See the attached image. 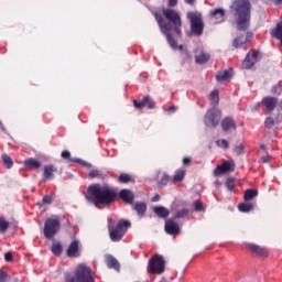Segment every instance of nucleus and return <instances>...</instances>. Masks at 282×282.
<instances>
[{
	"label": "nucleus",
	"mask_w": 282,
	"mask_h": 282,
	"mask_svg": "<svg viewBox=\"0 0 282 282\" xmlns=\"http://www.w3.org/2000/svg\"><path fill=\"white\" fill-rule=\"evenodd\" d=\"M163 14L167 21H170L171 24L164 23L162 21V17L156 15V21L159 23V28L167 39L169 45L173 50H177V42L173 40V34H176V36H182V18L180 17V12L173 10V9H164Z\"/></svg>",
	"instance_id": "obj_1"
},
{
	"label": "nucleus",
	"mask_w": 282,
	"mask_h": 282,
	"mask_svg": "<svg viewBox=\"0 0 282 282\" xmlns=\"http://www.w3.org/2000/svg\"><path fill=\"white\" fill-rule=\"evenodd\" d=\"M86 197L95 206H109L116 199V192L109 185L93 184L88 187Z\"/></svg>",
	"instance_id": "obj_2"
},
{
	"label": "nucleus",
	"mask_w": 282,
	"mask_h": 282,
	"mask_svg": "<svg viewBox=\"0 0 282 282\" xmlns=\"http://www.w3.org/2000/svg\"><path fill=\"white\" fill-rule=\"evenodd\" d=\"M230 9L236 12V23L238 30H248L250 28V1L234 0Z\"/></svg>",
	"instance_id": "obj_3"
},
{
	"label": "nucleus",
	"mask_w": 282,
	"mask_h": 282,
	"mask_svg": "<svg viewBox=\"0 0 282 282\" xmlns=\"http://www.w3.org/2000/svg\"><path fill=\"white\" fill-rule=\"evenodd\" d=\"M65 282H95L94 274L89 267L79 264L75 271V275L66 274Z\"/></svg>",
	"instance_id": "obj_4"
},
{
	"label": "nucleus",
	"mask_w": 282,
	"mask_h": 282,
	"mask_svg": "<svg viewBox=\"0 0 282 282\" xmlns=\"http://www.w3.org/2000/svg\"><path fill=\"white\" fill-rule=\"evenodd\" d=\"M112 220H108V228H109V234H110V239L111 241H120L122 237H124V232H127V228L131 226V223L128 220H121L118 223L116 227L111 226Z\"/></svg>",
	"instance_id": "obj_5"
},
{
	"label": "nucleus",
	"mask_w": 282,
	"mask_h": 282,
	"mask_svg": "<svg viewBox=\"0 0 282 282\" xmlns=\"http://www.w3.org/2000/svg\"><path fill=\"white\" fill-rule=\"evenodd\" d=\"M165 270L164 258L160 254L153 256L148 262L149 274H162Z\"/></svg>",
	"instance_id": "obj_6"
},
{
	"label": "nucleus",
	"mask_w": 282,
	"mask_h": 282,
	"mask_svg": "<svg viewBox=\"0 0 282 282\" xmlns=\"http://www.w3.org/2000/svg\"><path fill=\"white\" fill-rule=\"evenodd\" d=\"M187 19L191 21V28L193 34L199 36L204 32V22L202 21V14L198 12H188Z\"/></svg>",
	"instance_id": "obj_7"
},
{
	"label": "nucleus",
	"mask_w": 282,
	"mask_h": 282,
	"mask_svg": "<svg viewBox=\"0 0 282 282\" xmlns=\"http://www.w3.org/2000/svg\"><path fill=\"white\" fill-rule=\"evenodd\" d=\"M58 230H61V220L57 217L46 219L44 224V237L46 239H52Z\"/></svg>",
	"instance_id": "obj_8"
},
{
	"label": "nucleus",
	"mask_w": 282,
	"mask_h": 282,
	"mask_svg": "<svg viewBox=\"0 0 282 282\" xmlns=\"http://www.w3.org/2000/svg\"><path fill=\"white\" fill-rule=\"evenodd\" d=\"M220 120H221V111L213 108L207 111V113L204 118L205 127L215 129V127H217V124H219Z\"/></svg>",
	"instance_id": "obj_9"
},
{
	"label": "nucleus",
	"mask_w": 282,
	"mask_h": 282,
	"mask_svg": "<svg viewBox=\"0 0 282 282\" xmlns=\"http://www.w3.org/2000/svg\"><path fill=\"white\" fill-rule=\"evenodd\" d=\"M232 171H235V161L228 160L224 161L214 170V175L217 177L219 175H226V173H232Z\"/></svg>",
	"instance_id": "obj_10"
},
{
	"label": "nucleus",
	"mask_w": 282,
	"mask_h": 282,
	"mask_svg": "<svg viewBox=\"0 0 282 282\" xmlns=\"http://www.w3.org/2000/svg\"><path fill=\"white\" fill-rule=\"evenodd\" d=\"M259 61V52L251 51L247 54L246 58L242 62V67L245 69H251V67H254V64Z\"/></svg>",
	"instance_id": "obj_11"
},
{
	"label": "nucleus",
	"mask_w": 282,
	"mask_h": 282,
	"mask_svg": "<svg viewBox=\"0 0 282 282\" xmlns=\"http://www.w3.org/2000/svg\"><path fill=\"white\" fill-rule=\"evenodd\" d=\"M212 23H224L226 21V10L218 8L209 12Z\"/></svg>",
	"instance_id": "obj_12"
},
{
	"label": "nucleus",
	"mask_w": 282,
	"mask_h": 282,
	"mask_svg": "<svg viewBox=\"0 0 282 282\" xmlns=\"http://www.w3.org/2000/svg\"><path fill=\"white\" fill-rule=\"evenodd\" d=\"M210 61V54L206 53L204 48H198L195 51V62L197 65H204Z\"/></svg>",
	"instance_id": "obj_13"
},
{
	"label": "nucleus",
	"mask_w": 282,
	"mask_h": 282,
	"mask_svg": "<svg viewBox=\"0 0 282 282\" xmlns=\"http://www.w3.org/2000/svg\"><path fill=\"white\" fill-rule=\"evenodd\" d=\"M67 257H70L72 259H76L77 257H80V243L78 240H73L67 249Z\"/></svg>",
	"instance_id": "obj_14"
},
{
	"label": "nucleus",
	"mask_w": 282,
	"mask_h": 282,
	"mask_svg": "<svg viewBox=\"0 0 282 282\" xmlns=\"http://www.w3.org/2000/svg\"><path fill=\"white\" fill-rule=\"evenodd\" d=\"M133 105L137 109H142L143 107H148V109H155V102L151 100V97L145 96L142 101L134 100Z\"/></svg>",
	"instance_id": "obj_15"
},
{
	"label": "nucleus",
	"mask_w": 282,
	"mask_h": 282,
	"mask_svg": "<svg viewBox=\"0 0 282 282\" xmlns=\"http://www.w3.org/2000/svg\"><path fill=\"white\" fill-rule=\"evenodd\" d=\"M165 232L167 235H180V225L172 219H167L165 221Z\"/></svg>",
	"instance_id": "obj_16"
},
{
	"label": "nucleus",
	"mask_w": 282,
	"mask_h": 282,
	"mask_svg": "<svg viewBox=\"0 0 282 282\" xmlns=\"http://www.w3.org/2000/svg\"><path fill=\"white\" fill-rule=\"evenodd\" d=\"M106 265L120 272V262L113 256H106Z\"/></svg>",
	"instance_id": "obj_17"
},
{
	"label": "nucleus",
	"mask_w": 282,
	"mask_h": 282,
	"mask_svg": "<svg viewBox=\"0 0 282 282\" xmlns=\"http://www.w3.org/2000/svg\"><path fill=\"white\" fill-rule=\"evenodd\" d=\"M119 197L126 202V204H133V193L129 189H122L120 193H119Z\"/></svg>",
	"instance_id": "obj_18"
},
{
	"label": "nucleus",
	"mask_w": 282,
	"mask_h": 282,
	"mask_svg": "<svg viewBox=\"0 0 282 282\" xmlns=\"http://www.w3.org/2000/svg\"><path fill=\"white\" fill-rule=\"evenodd\" d=\"M262 104L264 105L267 111H273V109L276 107V98L274 97L263 98Z\"/></svg>",
	"instance_id": "obj_19"
},
{
	"label": "nucleus",
	"mask_w": 282,
	"mask_h": 282,
	"mask_svg": "<svg viewBox=\"0 0 282 282\" xmlns=\"http://www.w3.org/2000/svg\"><path fill=\"white\" fill-rule=\"evenodd\" d=\"M248 250H251V252H256V254H260L261 257H265L268 254V250L265 248L259 247L257 245L247 243Z\"/></svg>",
	"instance_id": "obj_20"
},
{
	"label": "nucleus",
	"mask_w": 282,
	"mask_h": 282,
	"mask_svg": "<svg viewBox=\"0 0 282 282\" xmlns=\"http://www.w3.org/2000/svg\"><path fill=\"white\" fill-rule=\"evenodd\" d=\"M153 213H155V215L158 217H161L163 219H166V217H169V215H171V212H169V209L166 207H163V206L154 207Z\"/></svg>",
	"instance_id": "obj_21"
},
{
	"label": "nucleus",
	"mask_w": 282,
	"mask_h": 282,
	"mask_svg": "<svg viewBox=\"0 0 282 282\" xmlns=\"http://www.w3.org/2000/svg\"><path fill=\"white\" fill-rule=\"evenodd\" d=\"M251 39V34H247V37L245 40L243 37H238L234 41V47H243L245 45H248V43H250Z\"/></svg>",
	"instance_id": "obj_22"
},
{
	"label": "nucleus",
	"mask_w": 282,
	"mask_h": 282,
	"mask_svg": "<svg viewBox=\"0 0 282 282\" xmlns=\"http://www.w3.org/2000/svg\"><path fill=\"white\" fill-rule=\"evenodd\" d=\"M216 78L219 83H221V80H228V78H232V69L218 72Z\"/></svg>",
	"instance_id": "obj_23"
},
{
	"label": "nucleus",
	"mask_w": 282,
	"mask_h": 282,
	"mask_svg": "<svg viewBox=\"0 0 282 282\" xmlns=\"http://www.w3.org/2000/svg\"><path fill=\"white\" fill-rule=\"evenodd\" d=\"M56 167L54 165L44 166V180H53Z\"/></svg>",
	"instance_id": "obj_24"
},
{
	"label": "nucleus",
	"mask_w": 282,
	"mask_h": 282,
	"mask_svg": "<svg viewBox=\"0 0 282 282\" xmlns=\"http://www.w3.org/2000/svg\"><path fill=\"white\" fill-rule=\"evenodd\" d=\"M223 131H230V129H235V121L231 118H225L221 121Z\"/></svg>",
	"instance_id": "obj_25"
},
{
	"label": "nucleus",
	"mask_w": 282,
	"mask_h": 282,
	"mask_svg": "<svg viewBox=\"0 0 282 282\" xmlns=\"http://www.w3.org/2000/svg\"><path fill=\"white\" fill-rule=\"evenodd\" d=\"M189 213L191 212L188 210V208H181L175 212L174 219H186V217H188Z\"/></svg>",
	"instance_id": "obj_26"
},
{
	"label": "nucleus",
	"mask_w": 282,
	"mask_h": 282,
	"mask_svg": "<svg viewBox=\"0 0 282 282\" xmlns=\"http://www.w3.org/2000/svg\"><path fill=\"white\" fill-rule=\"evenodd\" d=\"M254 208V204L252 203H241L238 205V210L240 213H250Z\"/></svg>",
	"instance_id": "obj_27"
},
{
	"label": "nucleus",
	"mask_w": 282,
	"mask_h": 282,
	"mask_svg": "<svg viewBox=\"0 0 282 282\" xmlns=\"http://www.w3.org/2000/svg\"><path fill=\"white\" fill-rule=\"evenodd\" d=\"M258 195H259V192H257V189H247L245 192V200L250 202L254 199V197H257Z\"/></svg>",
	"instance_id": "obj_28"
},
{
	"label": "nucleus",
	"mask_w": 282,
	"mask_h": 282,
	"mask_svg": "<svg viewBox=\"0 0 282 282\" xmlns=\"http://www.w3.org/2000/svg\"><path fill=\"white\" fill-rule=\"evenodd\" d=\"M185 175H186V171L185 170H177L175 172L174 177H173L174 184H176L177 182H182L184 180Z\"/></svg>",
	"instance_id": "obj_29"
},
{
	"label": "nucleus",
	"mask_w": 282,
	"mask_h": 282,
	"mask_svg": "<svg viewBox=\"0 0 282 282\" xmlns=\"http://www.w3.org/2000/svg\"><path fill=\"white\" fill-rule=\"evenodd\" d=\"M133 208L138 213V215H144V213H147V204L145 203H135Z\"/></svg>",
	"instance_id": "obj_30"
},
{
	"label": "nucleus",
	"mask_w": 282,
	"mask_h": 282,
	"mask_svg": "<svg viewBox=\"0 0 282 282\" xmlns=\"http://www.w3.org/2000/svg\"><path fill=\"white\" fill-rule=\"evenodd\" d=\"M24 164H26V166H31V169H41V162L35 159H28L24 161Z\"/></svg>",
	"instance_id": "obj_31"
},
{
	"label": "nucleus",
	"mask_w": 282,
	"mask_h": 282,
	"mask_svg": "<svg viewBox=\"0 0 282 282\" xmlns=\"http://www.w3.org/2000/svg\"><path fill=\"white\" fill-rule=\"evenodd\" d=\"M209 100L212 101V105H218L219 104V90H213L209 94Z\"/></svg>",
	"instance_id": "obj_32"
},
{
	"label": "nucleus",
	"mask_w": 282,
	"mask_h": 282,
	"mask_svg": "<svg viewBox=\"0 0 282 282\" xmlns=\"http://www.w3.org/2000/svg\"><path fill=\"white\" fill-rule=\"evenodd\" d=\"M2 162L6 164L7 169H12L14 164L12 162V158H10V155L8 154H2Z\"/></svg>",
	"instance_id": "obj_33"
},
{
	"label": "nucleus",
	"mask_w": 282,
	"mask_h": 282,
	"mask_svg": "<svg viewBox=\"0 0 282 282\" xmlns=\"http://www.w3.org/2000/svg\"><path fill=\"white\" fill-rule=\"evenodd\" d=\"M10 228V223L6 218H0V232H6Z\"/></svg>",
	"instance_id": "obj_34"
},
{
	"label": "nucleus",
	"mask_w": 282,
	"mask_h": 282,
	"mask_svg": "<svg viewBox=\"0 0 282 282\" xmlns=\"http://www.w3.org/2000/svg\"><path fill=\"white\" fill-rule=\"evenodd\" d=\"M53 254H61L63 252V246H61V243L55 242L53 243L52 248H51Z\"/></svg>",
	"instance_id": "obj_35"
},
{
	"label": "nucleus",
	"mask_w": 282,
	"mask_h": 282,
	"mask_svg": "<svg viewBox=\"0 0 282 282\" xmlns=\"http://www.w3.org/2000/svg\"><path fill=\"white\" fill-rule=\"evenodd\" d=\"M88 177H90V180H94V177H102V173L98 170H93L88 173Z\"/></svg>",
	"instance_id": "obj_36"
},
{
	"label": "nucleus",
	"mask_w": 282,
	"mask_h": 282,
	"mask_svg": "<svg viewBox=\"0 0 282 282\" xmlns=\"http://www.w3.org/2000/svg\"><path fill=\"white\" fill-rule=\"evenodd\" d=\"M119 182L127 184V182H131V176L129 174H121L119 176Z\"/></svg>",
	"instance_id": "obj_37"
},
{
	"label": "nucleus",
	"mask_w": 282,
	"mask_h": 282,
	"mask_svg": "<svg viewBox=\"0 0 282 282\" xmlns=\"http://www.w3.org/2000/svg\"><path fill=\"white\" fill-rule=\"evenodd\" d=\"M160 186H166L169 184V175L162 174L161 180L159 181Z\"/></svg>",
	"instance_id": "obj_38"
},
{
	"label": "nucleus",
	"mask_w": 282,
	"mask_h": 282,
	"mask_svg": "<svg viewBox=\"0 0 282 282\" xmlns=\"http://www.w3.org/2000/svg\"><path fill=\"white\" fill-rule=\"evenodd\" d=\"M228 191H235V178H228L226 182Z\"/></svg>",
	"instance_id": "obj_39"
},
{
	"label": "nucleus",
	"mask_w": 282,
	"mask_h": 282,
	"mask_svg": "<svg viewBox=\"0 0 282 282\" xmlns=\"http://www.w3.org/2000/svg\"><path fill=\"white\" fill-rule=\"evenodd\" d=\"M216 144L220 147V149H228V142L226 141V139H220L216 141Z\"/></svg>",
	"instance_id": "obj_40"
},
{
	"label": "nucleus",
	"mask_w": 282,
	"mask_h": 282,
	"mask_svg": "<svg viewBox=\"0 0 282 282\" xmlns=\"http://www.w3.org/2000/svg\"><path fill=\"white\" fill-rule=\"evenodd\" d=\"M237 155H241V153H243V151H246V145H243V143H240L236 147L235 149Z\"/></svg>",
	"instance_id": "obj_41"
},
{
	"label": "nucleus",
	"mask_w": 282,
	"mask_h": 282,
	"mask_svg": "<svg viewBox=\"0 0 282 282\" xmlns=\"http://www.w3.org/2000/svg\"><path fill=\"white\" fill-rule=\"evenodd\" d=\"M264 124H265V127H268L269 129L270 128H272V127H274V119H272V118H267L265 119V121H264Z\"/></svg>",
	"instance_id": "obj_42"
},
{
	"label": "nucleus",
	"mask_w": 282,
	"mask_h": 282,
	"mask_svg": "<svg viewBox=\"0 0 282 282\" xmlns=\"http://www.w3.org/2000/svg\"><path fill=\"white\" fill-rule=\"evenodd\" d=\"M194 206H195V210H204V204H202V202L199 200H196L194 203Z\"/></svg>",
	"instance_id": "obj_43"
},
{
	"label": "nucleus",
	"mask_w": 282,
	"mask_h": 282,
	"mask_svg": "<svg viewBox=\"0 0 282 282\" xmlns=\"http://www.w3.org/2000/svg\"><path fill=\"white\" fill-rule=\"evenodd\" d=\"M281 90H282V87L280 86V84H278V85H275V86H273V88H272V94H281Z\"/></svg>",
	"instance_id": "obj_44"
},
{
	"label": "nucleus",
	"mask_w": 282,
	"mask_h": 282,
	"mask_svg": "<svg viewBox=\"0 0 282 282\" xmlns=\"http://www.w3.org/2000/svg\"><path fill=\"white\" fill-rule=\"evenodd\" d=\"M70 156H72V153H69V151L65 150L62 152V158L64 160H69Z\"/></svg>",
	"instance_id": "obj_45"
},
{
	"label": "nucleus",
	"mask_w": 282,
	"mask_h": 282,
	"mask_svg": "<svg viewBox=\"0 0 282 282\" xmlns=\"http://www.w3.org/2000/svg\"><path fill=\"white\" fill-rule=\"evenodd\" d=\"M6 279H8V273L3 272V271H0V282H4Z\"/></svg>",
	"instance_id": "obj_46"
},
{
	"label": "nucleus",
	"mask_w": 282,
	"mask_h": 282,
	"mask_svg": "<svg viewBox=\"0 0 282 282\" xmlns=\"http://www.w3.org/2000/svg\"><path fill=\"white\" fill-rule=\"evenodd\" d=\"M52 200H53L52 196H44L43 197V203L44 204H52Z\"/></svg>",
	"instance_id": "obj_47"
},
{
	"label": "nucleus",
	"mask_w": 282,
	"mask_h": 282,
	"mask_svg": "<svg viewBox=\"0 0 282 282\" xmlns=\"http://www.w3.org/2000/svg\"><path fill=\"white\" fill-rule=\"evenodd\" d=\"M167 6H169L170 8H175V6H177V0H169Z\"/></svg>",
	"instance_id": "obj_48"
},
{
	"label": "nucleus",
	"mask_w": 282,
	"mask_h": 282,
	"mask_svg": "<svg viewBox=\"0 0 282 282\" xmlns=\"http://www.w3.org/2000/svg\"><path fill=\"white\" fill-rule=\"evenodd\" d=\"M4 259L6 261H12V253L11 252L6 253Z\"/></svg>",
	"instance_id": "obj_49"
},
{
	"label": "nucleus",
	"mask_w": 282,
	"mask_h": 282,
	"mask_svg": "<svg viewBox=\"0 0 282 282\" xmlns=\"http://www.w3.org/2000/svg\"><path fill=\"white\" fill-rule=\"evenodd\" d=\"M152 202H160V195H159V194H155V195L152 197Z\"/></svg>",
	"instance_id": "obj_50"
},
{
	"label": "nucleus",
	"mask_w": 282,
	"mask_h": 282,
	"mask_svg": "<svg viewBox=\"0 0 282 282\" xmlns=\"http://www.w3.org/2000/svg\"><path fill=\"white\" fill-rule=\"evenodd\" d=\"M191 162V158H185V159H183V164H188Z\"/></svg>",
	"instance_id": "obj_51"
},
{
	"label": "nucleus",
	"mask_w": 282,
	"mask_h": 282,
	"mask_svg": "<svg viewBox=\"0 0 282 282\" xmlns=\"http://www.w3.org/2000/svg\"><path fill=\"white\" fill-rule=\"evenodd\" d=\"M185 3H188V6H193L195 3V0H185Z\"/></svg>",
	"instance_id": "obj_52"
},
{
	"label": "nucleus",
	"mask_w": 282,
	"mask_h": 282,
	"mask_svg": "<svg viewBox=\"0 0 282 282\" xmlns=\"http://www.w3.org/2000/svg\"><path fill=\"white\" fill-rule=\"evenodd\" d=\"M169 111H177V107L172 106V107L169 108Z\"/></svg>",
	"instance_id": "obj_53"
},
{
	"label": "nucleus",
	"mask_w": 282,
	"mask_h": 282,
	"mask_svg": "<svg viewBox=\"0 0 282 282\" xmlns=\"http://www.w3.org/2000/svg\"><path fill=\"white\" fill-rule=\"evenodd\" d=\"M262 162H270V156H263Z\"/></svg>",
	"instance_id": "obj_54"
},
{
	"label": "nucleus",
	"mask_w": 282,
	"mask_h": 282,
	"mask_svg": "<svg viewBox=\"0 0 282 282\" xmlns=\"http://www.w3.org/2000/svg\"><path fill=\"white\" fill-rule=\"evenodd\" d=\"M257 109H259V104L256 105V107L252 108V111H257Z\"/></svg>",
	"instance_id": "obj_55"
},
{
	"label": "nucleus",
	"mask_w": 282,
	"mask_h": 282,
	"mask_svg": "<svg viewBox=\"0 0 282 282\" xmlns=\"http://www.w3.org/2000/svg\"><path fill=\"white\" fill-rule=\"evenodd\" d=\"M84 166H91L90 164H87L86 162L83 163Z\"/></svg>",
	"instance_id": "obj_56"
},
{
	"label": "nucleus",
	"mask_w": 282,
	"mask_h": 282,
	"mask_svg": "<svg viewBox=\"0 0 282 282\" xmlns=\"http://www.w3.org/2000/svg\"><path fill=\"white\" fill-rule=\"evenodd\" d=\"M182 48H183V46H182V45H180V46H178V50H182Z\"/></svg>",
	"instance_id": "obj_57"
},
{
	"label": "nucleus",
	"mask_w": 282,
	"mask_h": 282,
	"mask_svg": "<svg viewBox=\"0 0 282 282\" xmlns=\"http://www.w3.org/2000/svg\"><path fill=\"white\" fill-rule=\"evenodd\" d=\"M0 127H3V124L0 122Z\"/></svg>",
	"instance_id": "obj_58"
},
{
	"label": "nucleus",
	"mask_w": 282,
	"mask_h": 282,
	"mask_svg": "<svg viewBox=\"0 0 282 282\" xmlns=\"http://www.w3.org/2000/svg\"><path fill=\"white\" fill-rule=\"evenodd\" d=\"M261 149H264V147H263V145H261Z\"/></svg>",
	"instance_id": "obj_59"
},
{
	"label": "nucleus",
	"mask_w": 282,
	"mask_h": 282,
	"mask_svg": "<svg viewBox=\"0 0 282 282\" xmlns=\"http://www.w3.org/2000/svg\"><path fill=\"white\" fill-rule=\"evenodd\" d=\"M275 1H278V2H279V1H282V0H275Z\"/></svg>",
	"instance_id": "obj_60"
}]
</instances>
